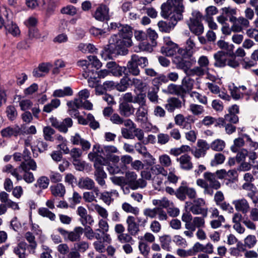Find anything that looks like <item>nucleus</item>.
<instances>
[{"label": "nucleus", "mask_w": 258, "mask_h": 258, "mask_svg": "<svg viewBox=\"0 0 258 258\" xmlns=\"http://www.w3.org/2000/svg\"><path fill=\"white\" fill-rule=\"evenodd\" d=\"M118 33L114 34L109 40V44L105 47L101 54L106 59L113 53H119V51L124 47L131 46V37L133 35L131 27L127 25H119Z\"/></svg>", "instance_id": "obj_1"}, {"label": "nucleus", "mask_w": 258, "mask_h": 258, "mask_svg": "<svg viewBox=\"0 0 258 258\" xmlns=\"http://www.w3.org/2000/svg\"><path fill=\"white\" fill-rule=\"evenodd\" d=\"M161 9V15L164 18L171 16L180 20L183 18L184 10L183 0H167L162 4Z\"/></svg>", "instance_id": "obj_2"}, {"label": "nucleus", "mask_w": 258, "mask_h": 258, "mask_svg": "<svg viewBox=\"0 0 258 258\" xmlns=\"http://www.w3.org/2000/svg\"><path fill=\"white\" fill-rule=\"evenodd\" d=\"M204 179L199 178L196 181L197 185L204 188V194L213 196L214 189L217 190L221 187V184L216 178L214 173L206 172L203 174Z\"/></svg>", "instance_id": "obj_3"}, {"label": "nucleus", "mask_w": 258, "mask_h": 258, "mask_svg": "<svg viewBox=\"0 0 258 258\" xmlns=\"http://www.w3.org/2000/svg\"><path fill=\"white\" fill-rule=\"evenodd\" d=\"M90 96L89 91L86 89L81 90L78 93V98H75L73 101L67 102L68 106V112L71 116H78L79 114L78 109L83 105V101L86 100Z\"/></svg>", "instance_id": "obj_4"}, {"label": "nucleus", "mask_w": 258, "mask_h": 258, "mask_svg": "<svg viewBox=\"0 0 258 258\" xmlns=\"http://www.w3.org/2000/svg\"><path fill=\"white\" fill-rule=\"evenodd\" d=\"M202 15L198 11H194L191 13V16L187 22V24L190 31L197 36L201 35L204 30L202 23Z\"/></svg>", "instance_id": "obj_5"}, {"label": "nucleus", "mask_w": 258, "mask_h": 258, "mask_svg": "<svg viewBox=\"0 0 258 258\" xmlns=\"http://www.w3.org/2000/svg\"><path fill=\"white\" fill-rule=\"evenodd\" d=\"M94 148H97L98 152H100V154L105 157L109 162L115 164L119 161V157L114 155L116 153H119L116 147L113 145H104L101 147L99 145L96 144L94 145Z\"/></svg>", "instance_id": "obj_6"}, {"label": "nucleus", "mask_w": 258, "mask_h": 258, "mask_svg": "<svg viewBox=\"0 0 258 258\" xmlns=\"http://www.w3.org/2000/svg\"><path fill=\"white\" fill-rule=\"evenodd\" d=\"M57 230L65 240L71 242L79 241L84 232V229L80 226L76 227L71 231H67L60 227L58 228Z\"/></svg>", "instance_id": "obj_7"}, {"label": "nucleus", "mask_w": 258, "mask_h": 258, "mask_svg": "<svg viewBox=\"0 0 258 258\" xmlns=\"http://www.w3.org/2000/svg\"><path fill=\"white\" fill-rule=\"evenodd\" d=\"M189 211L194 215H201L207 217L208 208L206 207V202L202 198H197L193 200Z\"/></svg>", "instance_id": "obj_8"}, {"label": "nucleus", "mask_w": 258, "mask_h": 258, "mask_svg": "<svg viewBox=\"0 0 258 258\" xmlns=\"http://www.w3.org/2000/svg\"><path fill=\"white\" fill-rule=\"evenodd\" d=\"M0 201L2 203L0 204V215L6 212L8 207L14 210L19 209L18 204L10 200L9 194L5 191L0 192Z\"/></svg>", "instance_id": "obj_9"}, {"label": "nucleus", "mask_w": 258, "mask_h": 258, "mask_svg": "<svg viewBox=\"0 0 258 258\" xmlns=\"http://www.w3.org/2000/svg\"><path fill=\"white\" fill-rule=\"evenodd\" d=\"M177 62L179 63V68L182 69L187 76L193 77L196 76L201 77L204 76L208 72L204 69H203L200 66L195 67L192 69L188 68L185 66H183L181 58H180Z\"/></svg>", "instance_id": "obj_10"}, {"label": "nucleus", "mask_w": 258, "mask_h": 258, "mask_svg": "<svg viewBox=\"0 0 258 258\" xmlns=\"http://www.w3.org/2000/svg\"><path fill=\"white\" fill-rule=\"evenodd\" d=\"M19 171L21 180L23 179L27 183H31L35 180V178L32 172L29 170L31 169L29 165L24 163H21L19 166Z\"/></svg>", "instance_id": "obj_11"}, {"label": "nucleus", "mask_w": 258, "mask_h": 258, "mask_svg": "<svg viewBox=\"0 0 258 258\" xmlns=\"http://www.w3.org/2000/svg\"><path fill=\"white\" fill-rule=\"evenodd\" d=\"M93 17L97 21L103 22L110 19L109 8L105 5H101L97 8L93 14Z\"/></svg>", "instance_id": "obj_12"}, {"label": "nucleus", "mask_w": 258, "mask_h": 258, "mask_svg": "<svg viewBox=\"0 0 258 258\" xmlns=\"http://www.w3.org/2000/svg\"><path fill=\"white\" fill-rule=\"evenodd\" d=\"M70 142L73 145L80 146L84 151H87L91 148L90 142L84 138L78 133H76L70 137Z\"/></svg>", "instance_id": "obj_13"}, {"label": "nucleus", "mask_w": 258, "mask_h": 258, "mask_svg": "<svg viewBox=\"0 0 258 258\" xmlns=\"http://www.w3.org/2000/svg\"><path fill=\"white\" fill-rule=\"evenodd\" d=\"M241 188L247 191V197L250 198L254 204L258 203V190H256V187L252 182H244Z\"/></svg>", "instance_id": "obj_14"}, {"label": "nucleus", "mask_w": 258, "mask_h": 258, "mask_svg": "<svg viewBox=\"0 0 258 258\" xmlns=\"http://www.w3.org/2000/svg\"><path fill=\"white\" fill-rule=\"evenodd\" d=\"M232 203L237 212H240L243 214H246L250 211L249 203L244 198L233 200Z\"/></svg>", "instance_id": "obj_15"}, {"label": "nucleus", "mask_w": 258, "mask_h": 258, "mask_svg": "<svg viewBox=\"0 0 258 258\" xmlns=\"http://www.w3.org/2000/svg\"><path fill=\"white\" fill-rule=\"evenodd\" d=\"M148 107L147 105L139 106L136 109L135 113V121L138 123L143 124L148 120Z\"/></svg>", "instance_id": "obj_16"}, {"label": "nucleus", "mask_w": 258, "mask_h": 258, "mask_svg": "<svg viewBox=\"0 0 258 258\" xmlns=\"http://www.w3.org/2000/svg\"><path fill=\"white\" fill-rule=\"evenodd\" d=\"M198 148L192 150L191 153L196 158L204 157L207 151L209 149L210 145L204 140H200L197 142Z\"/></svg>", "instance_id": "obj_17"}, {"label": "nucleus", "mask_w": 258, "mask_h": 258, "mask_svg": "<svg viewBox=\"0 0 258 258\" xmlns=\"http://www.w3.org/2000/svg\"><path fill=\"white\" fill-rule=\"evenodd\" d=\"M169 17L170 18L169 21H161L158 22V26L160 31L169 33L174 28L177 22L180 20H176V18L171 16H169Z\"/></svg>", "instance_id": "obj_18"}, {"label": "nucleus", "mask_w": 258, "mask_h": 258, "mask_svg": "<svg viewBox=\"0 0 258 258\" xmlns=\"http://www.w3.org/2000/svg\"><path fill=\"white\" fill-rule=\"evenodd\" d=\"M227 54L229 53L220 50L214 54V65L218 68H224L227 66Z\"/></svg>", "instance_id": "obj_19"}, {"label": "nucleus", "mask_w": 258, "mask_h": 258, "mask_svg": "<svg viewBox=\"0 0 258 258\" xmlns=\"http://www.w3.org/2000/svg\"><path fill=\"white\" fill-rule=\"evenodd\" d=\"M119 197L118 192L115 189H111L110 191H104L100 194V199L107 205L112 203L115 198Z\"/></svg>", "instance_id": "obj_20"}, {"label": "nucleus", "mask_w": 258, "mask_h": 258, "mask_svg": "<svg viewBox=\"0 0 258 258\" xmlns=\"http://www.w3.org/2000/svg\"><path fill=\"white\" fill-rule=\"evenodd\" d=\"M195 80L190 78V76H186L182 80L181 84L180 85L183 98L186 93L191 92L193 89Z\"/></svg>", "instance_id": "obj_21"}, {"label": "nucleus", "mask_w": 258, "mask_h": 258, "mask_svg": "<svg viewBox=\"0 0 258 258\" xmlns=\"http://www.w3.org/2000/svg\"><path fill=\"white\" fill-rule=\"evenodd\" d=\"M77 213L81 217V223L85 226L87 223L92 224L94 222L92 217L88 214L87 210L83 206H79L77 210Z\"/></svg>", "instance_id": "obj_22"}, {"label": "nucleus", "mask_w": 258, "mask_h": 258, "mask_svg": "<svg viewBox=\"0 0 258 258\" xmlns=\"http://www.w3.org/2000/svg\"><path fill=\"white\" fill-rule=\"evenodd\" d=\"M179 162L180 167L181 169L189 170L193 168V164L191 162V157L187 154H184L177 159Z\"/></svg>", "instance_id": "obj_23"}, {"label": "nucleus", "mask_w": 258, "mask_h": 258, "mask_svg": "<svg viewBox=\"0 0 258 258\" xmlns=\"http://www.w3.org/2000/svg\"><path fill=\"white\" fill-rule=\"evenodd\" d=\"M77 185L82 189L92 190L95 185L94 180L89 177H83L79 178Z\"/></svg>", "instance_id": "obj_24"}, {"label": "nucleus", "mask_w": 258, "mask_h": 258, "mask_svg": "<svg viewBox=\"0 0 258 258\" xmlns=\"http://www.w3.org/2000/svg\"><path fill=\"white\" fill-rule=\"evenodd\" d=\"M135 110L134 106L127 102H122L119 105V112L124 117H129L134 114Z\"/></svg>", "instance_id": "obj_25"}, {"label": "nucleus", "mask_w": 258, "mask_h": 258, "mask_svg": "<svg viewBox=\"0 0 258 258\" xmlns=\"http://www.w3.org/2000/svg\"><path fill=\"white\" fill-rule=\"evenodd\" d=\"M21 132V128L18 125L8 126L1 131L2 136L6 138L17 136Z\"/></svg>", "instance_id": "obj_26"}, {"label": "nucleus", "mask_w": 258, "mask_h": 258, "mask_svg": "<svg viewBox=\"0 0 258 258\" xmlns=\"http://www.w3.org/2000/svg\"><path fill=\"white\" fill-rule=\"evenodd\" d=\"M89 211L96 212L103 219H107L108 216L107 211L103 207L97 204H91L87 206Z\"/></svg>", "instance_id": "obj_27"}, {"label": "nucleus", "mask_w": 258, "mask_h": 258, "mask_svg": "<svg viewBox=\"0 0 258 258\" xmlns=\"http://www.w3.org/2000/svg\"><path fill=\"white\" fill-rule=\"evenodd\" d=\"M7 20L5 23V27L7 33H9L14 36H17L20 34V30L18 26L7 17Z\"/></svg>", "instance_id": "obj_28"}, {"label": "nucleus", "mask_w": 258, "mask_h": 258, "mask_svg": "<svg viewBox=\"0 0 258 258\" xmlns=\"http://www.w3.org/2000/svg\"><path fill=\"white\" fill-rule=\"evenodd\" d=\"M22 155H23V161H22L21 163H24L26 165H29L32 170H36V163L33 159L31 158L30 151L27 148H25L24 150Z\"/></svg>", "instance_id": "obj_29"}, {"label": "nucleus", "mask_w": 258, "mask_h": 258, "mask_svg": "<svg viewBox=\"0 0 258 258\" xmlns=\"http://www.w3.org/2000/svg\"><path fill=\"white\" fill-rule=\"evenodd\" d=\"M181 107V101L175 97L169 98L167 103L165 105V108L168 111L172 112L176 108H180Z\"/></svg>", "instance_id": "obj_30"}, {"label": "nucleus", "mask_w": 258, "mask_h": 258, "mask_svg": "<svg viewBox=\"0 0 258 258\" xmlns=\"http://www.w3.org/2000/svg\"><path fill=\"white\" fill-rule=\"evenodd\" d=\"M94 176L96 181L99 185L103 187H106L105 179L107 178V174L104 170H95Z\"/></svg>", "instance_id": "obj_31"}, {"label": "nucleus", "mask_w": 258, "mask_h": 258, "mask_svg": "<svg viewBox=\"0 0 258 258\" xmlns=\"http://www.w3.org/2000/svg\"><path fill=\"white\" fill-rule=\"evenodd\" d=\"M51 64L48 63H42L40 64L38 68L34 69L33 71V75L35 77H42V75L39 74L38 72H41L44 74H47L50 70Z\"/></svg>", "instance_id": "obj_32"}, {"label": "nucleus", "mask_w": 258, "mask_h": 258, "mask_svg": "<svg viewBox=\"0 0 258 258\" xmlns=\"http://www.w3.org/2000/svg\"><path fill=\"white\" fill-rule=\"evenodd\" d=\"M51 194L55 197H63L66 194V188L62 183H57L50 187Z\"/></svg>", "instance_id": "obj_33"}, {"label": "nucleus", "mask_w": 258, "mask_h": 258, "mask_svg": "<svg viewBox=\"0 0 258 258\" xmlns=\"http://www.w3.org/2000/svg\"><path fill=\"white\" fill-rule=\"evenodd\" d=\"M73 91L70 87H66L63 89H57L54 91L52 96L54 97H64L73 95Z\"/></svg>", "instance_id": "obj_34"}, {"label": "nucleus", "mask_w": 258, "mask_h": 258, "mask_svg": "<svg viewBox=\"0 0 258 258\" xmlns=\"http://www.w3.org/2000/svg\"><path fill=\"white\" fill-rule=\"evenodd\" d=\"M177 50L178 46L175 43L169 46H163L161 48V53L168 56L176 55Z\"/></svg>", "instance_id": "obj_35"}, {"label": "nucleus", "mask_w": 258, "mask_h": 258, "mask_svg": "<svg viewBox=\"0 0 258 258\" xmlns=\"http://www.w3.org/2000/svg\"><path fill=\"white\" fill-rule=\"evenodd\" d=\"M109 162V160H108L105 157L100 154L94 162L95 169L98 170V169H99L100 170H104L102 166H107Z\"/></svg>", "instance_id": "obj_36"}, {"label": "nucleus", "mask_w": 258, "mask_h": 258, "mask_svg": "<svg viewBox=\"0 0 258 258\" xmlns=\"http://www.w3.org/2000/svg\"><path fill=\"white\" fill-rule=\"evenodd\" d=\"M14 99L17 100L19 103V106L22 110H27L30 108L32 106L33 103L29 99H22V97L20 95H16Z\"/></svg>", "instance_id": "obj_37"}, {"label": "nucleus", "mask_w": 258, "mask_h": 258, "mask_svg": "<svg viewBox=\"0 0 258 258\" xmlns=\"http://www.w3.org/2000/svg\"><path fill=\"white\" fill-rule=\"evenodd\" d=\"M217 44L220 49L226 50V53H229V55L233 53L234 46L232 44H229L224 40H220L217 41Z\"/></svg>", "instance_id": "obj_38"}, {"label": "nucleus", "mask_w": 258, "mask_h": 258, "mask_svg": "<svg viewBox=\"0 0 258 258\" xmlns=\"http://www.w3.org/2000/svg\"><path fill=\"white\" fill-rule=\"evenodd\" d=\"M56 140L58 141V148H59L60 150L62 151L64 154H69L70 152V150L67 147V140L62 136L59 135H56Z\"/></svg>", "instance_id": "obj_39"}, {"label": "nucleus", "mask_w": 258, "mask_h": 258, "mask_svg": "<svg viewBox=\"0 0 258 258\" xmlns=\"http://www.w3.org/2000/svg\"><path fill=\"white\" fill-rule=\"evenodd\" d=\"M77 48L78 50L84 53H93L96 50L95 46L91 43H80Z\"/></svg>", "instance_id": "obj_40"}, {"label": "nucleus", "mask_w": 258, "mask_h": 258, "mask_svg": "<svg viewBox=\"0 0 258 258\" xmlns=\"http://www.w3.org/2000/svg\"><path fill=\"white\" fill-rule=\"evenodd\" d=\"M146 93L142 91L137 93L136 95L134 96L133 103L138 104L139 106L147 105L146 103Z\"/></svg>", "instance_id": "obj_41"}, {"label": "nucleus", "mask_w": 258, "mask_h": 258, "mask_svg": "<svg viewBox=\"0 0 258 258\" xmlns=\"http://www.w3.org/2000/svg\"><path fill=\"white\" fill-rule=\"evenodd\" d=\"M96 238L97 241H103V242H106L107 243H110L111 242V238L110 235L107 233L104 232L96 231L95 230L94 238Z\"/></svg>", "instance_id": "obj_42"}, {"label": "nucleus", "mask_w": 258, "mask_h": 258, "mask_svg": "<svg viewBox=\"0 0 258 258\" xmlns=\"http://www.w3.org/2000/svg\"><path fill=\"white\" fill-rule=\"evenodd\" d=\"M139 66L134 62L132 59L128 61L126 67V70L130 74L137 76L140 75V71Z\"/></svg>", "instance_id": "obj_43"}, {"label": "nucleus", "mask_w": 258, "mask_h": 258, "mask_svg": "<svg viewBox=\"0 0 258 258\" xmlns=\"http://www.w3.org/2000/svg\"><path fill=\"white\" fill-rule=\"evenodd\" d=\"M152 204L154 206H158L164 208H168L173 205V203L168 200L166 197H163L159 200L154 199L152 201Z\"/></svg>", "instance_id": "obj_44"}, {"label": "nucleus", "mask_w": 258, "mask_h": 258, "mask_svg": "<svg viewBox=\"0 0 258 258\" xmlns=\"http://www.w3.org/2000/svg\"><path fill=\"white\" fill-rule=\"evenodd\" d=\"M222 11L223 14L227 17V19L229 18V21H233L236 18L235 16L237 13L236 9L231 7H225L222 9Z\"/></svg>", "instance_id": "obj_45"}, {"label": "nucleus", "mask_w": 258, "mask_h": 258, "mask_svg": "<svg viewBox=\"0 0 258 258\" xmlns=\"http://www.w3.org/2000/svg\"><path fill=\"white\" fill-rule=\"evenodd\" d=\"M206 217L202 216L201 217H195L192 219V222L191 223L190 225L194 227L196 230V228L200 229L205 227V218Z\"/></svg>", "instance_id": "obj_46"}, {"label": "nucleus", "mask_w": 258, "mask_h": 258, "mask_svg": "<svg viewBox=\"0 0 258 258\" xmlns=\"http://www.w3.org/2000/svg\"><path fill=\"white\" fill-rule=\"evenodd\" d=\"M26 247V243L21 242L14 248V252L19 258H27L25 253Z\"/></svg>", "instance_id": "obj_47"}, {"label": "nucleus", "mask_w": 258, "mask_h": 258, "mask_svg": "<svg viewBox=\"0 0 258 258\" xmlns=\"http://www.w3.org/2000/svg\"><path fill=\"white\" fill-rule=\"evenodd\" d=\"M3 171L11 173L12 175L16 178L18 181H19V179L21 178L20 174L19 173V166L16 168H14L12 165L8 164L3 168Z\"/></svg>", "instance_id": "obj_48"}, {"label": "nucleus", "mask_w": 258, "mask_h": 258, "mask_svg": "<svg viewBox=\"0 0 258 258\" xmlns=\"http://www.w3.org/2000/svg\"><path fill=\"white\" fill-rule=\"evenodd\" d=\"M225 147V142L221 139H216L213 141L210 145L213 150L215 151H222Z\"/></svg>", "instance_id": "obj_49"}, {"label": "nucleus", "mask_w": 258, "mask_h": 258, "mask_svg": "<svg viewBox=\"0 0 258 258\" xmlns=\"http://www.w3.org/2000/svg\"><path fill=\"white\" fill-rule=\"evenodd\" d=\"M131 59L138 66L143 68L146 67L148 64V59L146 57L139 56L137 54L133 55Z\"/></svg>", "instance_id": "obj_50"}, {"label": "nucleus", "mask_w": 258, "mask_h": 258, "mask_svg": "<svg viewBox=\"0 0 258 258\" xmlns=\"http://www.w3.org/2000/svg\"><path fill=\"white\" fill-rule=\"evenodd\" d=\"M122 209L125 212L132 213L136 216L139 214V208L137 207H133L127 202L122 203L121 205Z\"/></svg>", "instance_id": "obj_51"}, {"label": "nucleus", "mask_w": 258, "mask_h": 258, "mask_svg": "<svg viewBox=\"0 0 258 258\" xmlns=\"http://www.w3.org/2000/svg\"><path fill=\"white\" fill-rule=\"evenodd\" d=\"M151 166L150 170L153 175L162 174L166 176L167 174V171L160 164H154Z\"/></svg>", "instance_id": "obj_52"}, {"label": "nucleus", "mask_w": 258, "mask_h": 258, "mask_svg": "<svg viewBox=\"0 0 258 258\" xmlns=\"http://www.w3.org/2000/svg\"><path fill=\"white\" fill-rule=\"evenodd\" d=\"M159 240L162 248L165 250L170 251L171 248L170 243L171 242L170 236L165 235L160 237Z\"/></svg>", "instance_id": "obj_53"}, {"label": "nucleus", "mask_w": 258, "mask_h": 258, "mask_svg": "<svg viewBox=\"0 0 258 258\" xmlns=\"http://www.w3.org/2000/svg\"><path fill=\"white\" fill-rule=\"evenodd\" d=\"M60 104V101L58 99H52L50 103L44 105L43 111L49 113L54 109L57 108Z\"/></svg>", "instance_id": "obj_54"}, {"label": "nucleus", "mask_w": 258, "mask_h": 258, "mask_svg": "<svg viewBox=\"0 0 258 258\" xmlns=\"http://www.w3.org/2000/svg\"><path fill=\"white\" fill-rule=\"evenodd\" d=\"M241 134L240 137L234 139V144L231 147V150L234 153L238 152V148L242 147L244 145V139L245 137L242 136Z\"/></svg>", "instance_id": "obj_55"}, {"label": "nucleus", "mask_w": 258, "mask_h": 258, "mask_svg": "<svg viewBox=\"0 0 258 258\" xmlns=\"http://www.w3.org/2000/svg\"><path fill=\"white\" fill-rule=\"evenodd\" d=\"M189 110L194 115L199 116L204 113L205 109L202 105L192 103L189 106Z\"/></svg>", "instance_id": "obj_56"}, {"label": "nucleus", "mask_w": 258, "mask_h": 258, "mask_svg": "<svg viewBox=\"0 0 258 258\" xmlns=\"http://www.w3.org/2000/svg\"><path fill=\"white\" fill-rule=\"evenodd\" d=\"M137 179V174L134 171H128L125 173V181L126 183L134 185Z\"/></svg>", "instance_id": "obj_57"}, {"label": "nucleus", "mask_w": 258, "mask_h": 258, "mask_svg": "<svg viewBox=\"0 0 258 258\" xmlns=\"http://www.w3.org/2000/svg\"><path fill=\"white\" fill-rule=\"evenodd\" d=\"M167 91L170 94L177 95L183 98L180 85L171 84L168 86Z\"/></svg>", "instance_id": "obj_58"}, {"label": "nucleus", "mask_w": 258, "mask_h": 258, "mask_svg": "<svg viewBox=\"0 0 258 258\" xmlns=\"http://www.w3.org/2000/svg\"><path fill=\"white\" fill-rule=\"evenodd\" d=\"M159 162L160 165L165 167H168L172 165V161L169 157L167 154H162L159 157Z\"/></svg>", "instance_id": "obj_59"}, {"label": "nucleus", "mask_w": 258, "mask_h": 258, "mask_svg": "<svg viewBox=\"0 0 258 258\" xmlns=\"http://www.w3.org/2000/svg\"><path fill=\"white\" fill-rule=\"evenodd\" d=\"M38 213L44 217H47L51 221H54L56 218L55 215L46 208H41L38 210Z\"/></svg>", "instance_id": "obj_60"}, {"label": "nucleus", "mask_w": 258, "mask_h": 258, "mask_svg": "<svg viewBox=\"0 0 258 258\" xmlns=\"http://www.w3.org/2000/svg\"><path fill=\"white\" fill-rule=\"evenodd\" d=\"M190 147L187 145H182L179 148H173L170 150L169 153L174 156H177L181 153L187 151Z\"/></svg>", "instance_id": "obj_61"}, {"label": "nucleus", "mask_w": 258, "mask_h": 258, "mask_svg": "<svg viewBox=\"0 0 258 258\" xmlns=\"http://www.w3.org/2000/svg\"><path fill=\"white\" fill-rule=\"evenodd\" d=\"M189 95L194 100H197L201 103L204 104H206L207 103V98L205 96L197 92H191Z\"/></svg>", "instance_id": "obj_62"}, {"label": "nucleus", "mask_w": 258, "mask_h": 258, "mask_svg": "<svg viewBox=\"0 0 258 258\" xmlns=\"http://www.w3.org/2000/svg\"><path fill=\"white\" fill-rule=\"evenodd\" d=\"M44 138L46 141H53L52 135L54 134V130L50 126H45L43 130Z\"/></svg>", "instance_id": "obj_63"}, {"label": "nucleus", "mask_w": 258, "mask_h": 258, "mask_svg": "<svg viewBox=\"0 0 258 258\" xmlns=\"http://www.w3.org/2000/svg\"><path fill=\"white\" fill-rule=\"evenodd\" d=\"M186 186H180L176 190L175 195L177 199L180 201H184L186 198Z\"/></svg>", "instance_id": "obj_64"}]
</instances>
